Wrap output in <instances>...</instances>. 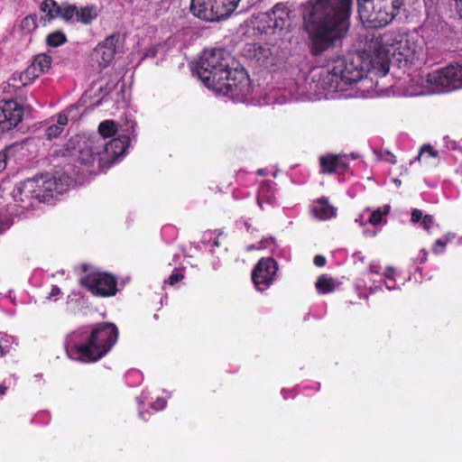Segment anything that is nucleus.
<instances>
[{"label":"nucleus","instance_id":"obj_17","mask_svg":"<svg viewBox=\"0 0 462 462\" xmlns=\"http://www.w3.org/2000/svg\"><path fill=\"white\" fill-rule=\"evenodd\" d=\"M116 41L115 36L107 37L94 49L91 54L92 60L100 67H106L114 59Z\"/></svg>","mask_w":462,"mask_h":462},{"label":"nucleus","instance_id":"obj_28","mask_svg":"<svg viewBox=\"0 0 462 462\" xmlns=\"http://www.w3.org/2000/svg\"><path fill=\"white\" fill-rule=\"evenodd\" d=\"M390 211V206L384 205L374 210L369 217V223L375 226L383 222V217L388 215Z\"/></svg>","mask_w":462,"mask_h":462},{"label":"nucleus","instance_id":"obj_12","mask_svg":"<svg viewBox=\"0 0 462 462\" xmlns=\"http://www.w3.org/2000/svg\"><path fill=\"white\" fill-rule=\"evenodd\" d=\"M62 21L68 24L90 25L99 15V9L95 5H77L63 2Z\"/></svg>","mask_w":462,"mask_h":462},{"label":"nucleus","instance_id":"obj_8","mask_svg":"<svg viewBox=\"0 0 462 462\" xmlns=\"http://www.w3.org/2000/svg\"><path fill=\"white\" fill-rule=\"evenodd\" d=\"M240 0H192L190 10L201 20L217 22L228 17Z\"/></svg>","mask_w":462,"mask_h":462},{"label":"nucleus","instance_id":"obj_30","mask_svg":"<svg viewBox=\"0 0 462 462\" xmlns=\"http://www.w3.org/2000/svg\"><path fill=\"white\" fill-rule=\"evenodd\" d=\"M66 41V35L60 31L53 32L47 36V43L51 47L60 46L65 43Z\"/></svg>","mask_w":462,"mask_h":462},{"label":"nucleus","instance_id":"obj_25","mask_svg":"<svg viewBox=\"0 0 462 462\" xmlns=\"http://www.w3.org/2000/svg\"><path fill=\"white\" fill-rule=\"evenodd\" d=\"M51 58L47 54L37 55L31 63V65L34 67L40 75L47 72L51 68Z\"/></svg>","mask_w":462,"mask_h":462},{"label":"nucleus","instance_id":"obj_18","mask_svg":"<svg viewBox=\"0 0 462 462\" xmlns=\"http://www.w3.org/2000/svg\"><path fill=\"white\" fill-rule=\"evenodd\" d=\"M127 146V138H115L110 141L105 140V149L103 161L106 165L114 163L119 157H121Z\"/></svg>","mask_w":462,"mask_h":462},{"label":"nucleus","instance_id":"obj_20","mask_svg":"<svg viewBox=\"0 0 462 462\" xmlns=\"http://www.w3.org/2000/svg\"><path fill=\"white\" fill-rule=\"evenodd\" d=\"M39 76V72L30 64L23 72L14 73L9 79V85L19 88L31 84Z\"/></svg>","mask_w":462,"mask_h":462},{"label":"nucleus","instance_id":"obj_34","mask_svg":"<svg viewBox=\"0 0 462 462\" xmlns=\"http://www.w3.org/2000/svg\"><path fill=\"white\" fill-rule=\"evenodd\" d=\"M448 240V239H446V240L438 239L433 245V247H432L433 253L436 254H442L445 251V246H446Z\"/></svg>","mask_w":462,"mask_h":462},{"label":"nucleus","instance_id":"obj_33","mask_svg":"<svg viewBox=\"0 0 462 462\" xmlns=\"http://www.w3.org/2000/svg\"><path fill=\"white\" fill-rule=\"evenodd\" d=\"M425 155L436 158V157H438V152L435 151L430 145H424L421 147L417 159L420 160L422 156H425Z\"/></svg>","mask_w":462,"mask_h":462},{"label":"nucleus","instance_id":"obj_47","mask_svg":"<svg viewBox=\"0 0 462 462\" xmlns=\"http://www.w3.org/2000/svg\"><path fill=\"white\" fill-rule=\"evenodd\" d=\"M6 387L0 384V395H4L5 393Z\"/></svg>","mask_w":462,"mask_h":462},{"label":"nucleus","instance_id":"obj_2","mask_svg":"<svg viewBox=\"0 0 462 462\" xmlns=\"http://www.w3.org/2000/svg\"><path fill=\"white\" fill-rule=\"evenodd\" d=\"M353 0H317L303 16V30L315 55L331 48L349 27Z\"/></svg>","mask_w":462,"mask_h":462},{"label":"nucleus","instance_id":"obj_24","mask_svg":"<svg viewBox=\"0 0 462 462\" xmlns=\"http://www.w3.org/2000/svg\"><path fill=\"white\" fill-rule=\"evenodd\" d=\"M68 124V117L65 114H60L57 124L48 126L46 129V136L48 139L58 137L63 131V127Z\"/></svg>","mask_w":462,"mask_h":462},{"label":"nucleus","instance_id":"obj_27","mask_svg":"<svg viewBox=\"0 0 462 462\" xmlns=\"http://www.w3.org/2000/svg\"><path fill=\"white\" fill-rule=\"evenodd\" d=\"M47 182H52L53 184L50 190V193L51 194V199L65 192L69 187V184L67 182L62 181L61 179H56L49 176H47Z\"/></svg>","mask_w":462,"mask_h":462},{"label":"nucleus","instance_id":"obj_26","mask_svg":"<svg viewBox=\"0 0 462 462\" xmlns=\"http://www.w3.org/2000/svg\"><path fill=\"white\" fill-rule=\"evenodd\" d=\"M117 132V126L113 120H105L98 125V136L103 137L105 140L114 136Z\"/></svg>","mask_w":462,"mask_h":462},{"label":"nucleus","instance_id":"obj_32","mask_svg":"<svg viewBox=\"0 0 462 462\" xmlns=\"http://www.w3.org/2000/svg\"><path fill=\"white\" fill-rule=\"evenodd\" d=\"M21 28L26 32H31L37 28L36 18L33 16H27L21 22Z\"/></svg>","mask_w":462,"mask_h":462},{"label":"nucleus","instance_id":"obj_19","mask_svg":"<svg viewBox=\"0 0 462 462\" xmlns=\"http://www.w3.org/2000/svg\"><path fill=\"white\" fill-rule=\"evenodd\" d=\"M321 171L324 173H333L347 167L345 156L327 154L319 158Z\"/></svg>","mask_w":462,"mask_h":462},{"label":"nucleus","instance_id":"obj_44","mask_svg":"<svg viewBox=\"0 0 462 462\" xmlns=\"http://www.w3.org/2000/svg\"><path fill=\"white\" fill-rule=\"evenodd\" d=\"M9 227L8 222L0 221V233Z\"/></svg>","mask_w":462,"mask_h":462},{"label":"nucleus","instance_id":"obj_15","mask_svg":"<svg viewBox=\"0 0 462 462\" xmlns=\"http://www.w3.org/2000/svg\"><path fill=\"white\" fill-rule=\"evenodd\" d=\"M23 118L22 106L14 100L0 101V130L9 131L15 127Z\"/></svg>","mask_w":462,"mask_h":462},{"label":"nucleus","instance_id":"obj_35","mask_svg":"<svg viewBox=\"0 0 462 462\" xmlns=\"http://www.w3.org/2000/svg\"><path fill=\"white\" fill-rule=\"evenodd\" d=\"M423 227L425 230L429 231L430 228L431 226H433L434 225V218L432 216L430 215H425L423 217H422V222H421Z\"/></svg>","mask_w":462,"mask_h":462},{"label":"nucleus","instance_id":"obj_36","mask_svg":"<svg viewBox=\"0 0 462 462\" xmlns=\"http://www.w3.org/2000/svg\"><path fill=\"white\" fill-rule=\"evenodd\" d=\"M8 150L0 152V173L6 168L8 160Z\"/></svg>","mask_w":462,"mask_h":462},{"label":"nucleus","instance_id":"obj_6","mask_svg":"<svg viewBox=\"0 0 462 462\" xmlns=\"http://www.w3.org/2000/svg\"><path fill=\"white\" fill-rule=\"evenodd\" d=\"M390 81L387 76V81H376V91L384 95H404L409 97L430 95L440 93L439 82L433 81V71L424 74L420 71H415L409 74L402 81H398L389 88L387 83Z\"/></svg>","mask_w":462,"mask_h":462},{"label":"nucleus","instance_id":"obj_50","mask_svg":"<svg viewBox=\"0 0 462 462\" xmlns=\"http://www.w3.org/2000/svg\"><path fill=\"white\" fill-rule=\"evenodd\" d=\"M258 205H259L261 208H263V206H262V201H261V199H260V198H258Z\"/></svg>","mask_w":462,"mask_h":462},{"label":"nucleus","instance_id":"obj_5","mask_svg":"<svg viewBox=\"0 0 462 462\" xmlns=\"http://www.w3.org/2000/svg\"><path fill=\"white\" fill-rule=\"evenodd\" d=\"M117 337V328L112 323L100 324L95 328L86 343H79L77 340V334L73 333L67 339V355L70 359L77 361H97L116 344Z\"/></svg>","mask_w":462,"mask_h":462},{"label":"nucleus","instance_id":"obj_29","mask_svg":"<svg viewBox=\"0 0 462 462\" xmlns=\"http://www.w3.org/2000/svg\"><path fill=\"white\" fill-rule=\"evenodd\" d=\"M13 345H17L16 339L14 337L0 333V357L5 356Z\"/></svg>","mask_w":462,"mask_h":462},{"label":"nucleus","instance_id":"obj_7","mask_svg":"<svg viewBox=\"0 0 462 462\" xmlns=\"http://www.w3.org/2000/svg\"><path fill=\"white\" fill-rule=\"evenodd\" d=\"M358 14L362 23L369 28H381L392 22L401 0H357Z\"/></svg>","mask_w":462,"mask_h":462},{"label":"nucleus","instance_id":"obj_14","mask_svg":"<svg viewBox=\"0 0 462 462\" xmlns=\"http://www.w3.org/2000/svg\"><path fill=\"white\" fill-rule=\"evenodd\" d=\"M277 264L272 258H262L252 273V280L258 291L266 290L273 281Z\"/></svg>","mask_w":462,"mask_h":462},{"label":"nucleus","instance_id":"obj_40","mask_svg":"<svg viewBox=\"0 0 462 462\" xmlns=\"http://www.w3.org/2000/svg\"><path fill=\"white\" fill-rule=\"evenodd\" d=\"M314 263L316 266L322 267L326 264V258L322 255H316L314 257Z\"/></svg>","mask_w":462,"mask_h":462},{"label":"nucleus","instance_id":"obj_43","mask_svg":"<svg viewBox=\"0 0 462 462\" xmlns=\"http://www.w3.org/2000/svg\"><path fill=\"white\" fill-rule=\"evenodd\" d=\"M369 270L371 273H378L379 270H380V266L375 263H372L369 266Z\"/></svg>","mask_w":462,"mask_h":462},{"label":"nucleus","instance_id":"obj_49","mask_svg":"<svg viewBox=\"0 0 462 462\" xmlns=\"http://www.w3.org/2000/svg\"><path fill=\"white\" fill-rule=\"evenodd\" d=\"M394 182L397 184V185H400L401 184V180H394Z\"/></svg>","mask_w":462,"mask_h":462},{"label":"nucleus","instance_id":"obj_45","mask_svg":"<svg viewBox=\"0 0 462 462\" xmlns=\"http://www.w3.org/2000/svg\"><path fill=\"white\" fill-rule=\"evenodd\" d=\"M420 253L422 255L421 262H425L427 260L428 252L423 249L420 251Z\"/></svg>","mask_w":462,"mask_h":462},{"label":"nucleus","instance_id":"obj_3","mask_svg":"<svg viewBox=\"0 0 462 462\" xmlns=\"http://www.w3.org/2000/svg\"><path fill=\"white\" fill-rule=\"evenodd\" d=\"M370 64L376 66L379 75L387 79L390 60L393 57L403 67L420 61L423 55V45L415 33H399L374 36L368 41Z\"/></svg>","mask_w":462,"mask_h":462},{"label":"nucleus","instance_id":"obj_10","mask_svg":"<svg viewBox=\"0 0 462 462\" xmlns=\"http://www.w3.org/2000/svg\"><path fill=\"white\" fill-rule=\"evenodd\" d=\"M79 138L78 160L86 165H93L98 162L100 167L106 166L103 161L105 139L97 134Z\"/></svg>","mask_w":462,"mask_h":462},{"label":"nucleus","instance_id":"obj_11","mask_svg":"<svg viewBox=\"0 0 462 462\" xmlns=\"http://www.w3.org/2000/svg\"><path fill=\"white\" fill-rule=\"evenodd\" d=\"M80 284L93 295L109 297L116 293V280L107 273L93 271L80 278Z\"/></svg>","mask_w":462,"mask_h":462},{"label":"nucleus","instance_id":"obj_42","mask_svg":"<svg viewBox=\"0 0 462 462\" xmlns=\"http://www.w3.org/2000/svg\"><path fill=\"white\" fill-rule=\"evenodd\" d=\"M60 292V289L58 286H52L49 298L58 296Z\"/></svg>","mask_w":462,"mask_h":462},{"label":"nucleus","instance_id":"obj_21","mask_svg":"<svg viewBox=\"0 0 462 462\" xmlns=\"http://www.w3.org/2000/svg\"><path fill=\"white\" fill-rule=\"evenodd\" d=\"M311 212L315 217L327 220L336 216L337 208L330 205L327 199L321 198L313 203Z\"/></svg>","mask_w":462,"mask_h":462},{"label":"nucleus","instance_id":"obj_4","mask_svg":"<svg viewBox=\"0 0 462 462\" xmlns=\"http://www.w3.org/2000/svg\"><path fill=\"white\" fill-rule=\"evenodd\" d=\"M368 52L367 41L365 49L352 60L337 58L331 61L328 68L323 70L328 87L342 90L345 84H351L363 79L365 73H369L371 79H375V82L377 80L379 82L387 81V79L379 75L376 66L370 64Z\"/></svg>","mask_w":462,"mask_h":462},{"label":"nucleus","instance_id":"obj_38","mask_svg":"<svg viewBox=\"0 0 462 462\" xmlns=\"http://www.w3.org/2000/svg\"><path fill=\"white\" fill-rule=\"evenodd\" d=\"M424 216H422V212L421 210L420 209H414L412 212H411V220L413 222V223H417L419 222L420 219L422 220V217Z\"/></svg>","mask_w":462,"mask_h":462},{"label":"nucleus","instance_id":"obj_16","mask_svg":"<svg viewBox=\"0 0 462 462\" xmlns=\"http://www.w3.org/2000/svg\"><path fill=\"white\" fill-rule=\"evenodd\" d=\"M259 19L266 23V26L263 27L265 32L268 29H282L289 23V10L283 4H277L271 11L262 14Z\"/></svg>","mask_w":462,"mask_h":462},{"label":"nucleus","instance_id":"obj_23","mask_svg":"<svg viewBox=\"0 0 462 462\" xmlns=\"http://www.w3.org/2000/svg\"><path fill=\"white\" fill-rule=\"evenodd\" d=\"M340 283L328 275H321L316 282L317 291L322 294L332 292L338 289Z\"/></svg>","mask_w":462,"mask_h":462},{"label":"nucleus","instance_id":"obj_13","mask_svg":"<svg viewBox=\"0 0 462 462\" xmlns=\"http://www.w3.org/2000/svg\"><path fill=\"white\" fill-rule=\"evenodd\" d=\"M433 81L439 82V92H449L462 88V64H451L433 70Z\"/></svg>","mask_w":462,"mask_h":462},{"label":"nucleus","instance_id":"obj_51","mask_svg":"<svg viewBox=\"0 0 462 462\" xmlns=\"http://www.w3.org/2000/svg\"><path fill=\"white\" fill-rule=\"evenodd\" d=\"M355 256H356V257H358V259H359L360 261H363V257H362V256H360L359 254H356Z\"/></svg>","mask_w":462,"mask_h":462},{"label":"nucleus","instance_id":"obj_37","mask_svg":"<svg viewBox=\"0 0 462 462\" xmlns=\"http://www.w3.org/2000/svg\"><path fill=\"white\" fill-rule=\"evenodd\" d=\"M183 279V274L178 272H174L170 277H169V283L171 285H174L178 282L181 281Z\"/></svg>","mask_w":462,"mask_h":462},{"label":"nucleus","instance_id":"obj_39","mask_svg":"<svg viewBox=\"0 0 462 462\" xmlns=\"http://www.w3.org/2000/svg\"><path fill=\"white\" fill-rule=\"evenodd\" d=\"M166 405V401L163 398H158L152 404V408L155 411L162 410Z\"/></svg>","mask_w":462,"mask_h":462},{"label":"nucleus","instance_id":"obj_52","mask_svg":"<svg viewBox=\"0 0 462 462\" xmlns=\"http://www.w3.org/2000/svg\"><path fill=\"white\" fill-rule=\"evenodd\" d=\"M214 244H215V245H216V246H217V245H218L217 241H215V243H214Z\"/></svg>","mask_w":462,"mask_h":462},{"label":"nucleus","instance_id":"obj_46","mask_svg":"<svg viewBox=\"0 0 462 462\" xmlns=\"http://www.w3.org/2000/svg\"><path fill=\"white\" fill-rule=\"evenodd\" d=\"M389 155H390V158H389V159H387V160H388V162H391V163H393V164L396 163V158H395V156H394V155H393V154H389Z\"/></svg>","mask_w":462,"mask_h":462},{"label":"nucleus","instance_id":"obj_31","mask_svg":"<svg viewBox=\"0 0 462 462\" xmlns=\"http://www.w3.org/2000/svg\"><path fill=\"white\" fill-rule=\"evenodd\" d=\"M384 283L388 290H394L397 287L394 284V269L393 267H387L384 273Z\"/></svg>","mask_w":462,"mask_h":462},{"label":"nucleus","instance_id":"obj_9","mask_svg":"<svg viewBox=\"0 0 462 462\" xmlns=\"http://www.w3.org/2000/svg\"><path fill=\"white\" fill-rule=\"evenodd\" d=\"M52 185V182H47V176L32 178L18 184L13 191V197L17 202H26L32 199L49 202L51 199L50 190Z\"/></svg>","mask_w":462,"mask_h":462},{"label":"nucleus","instance_id":"obj_22","mask_svg":"<svg viewBox=\"0 0 462 462\" xmlns=\"http://www.w3.org/2000/svg\"><path fill=\"white\" fill-rule=\"evenodd\" d=\"M41 11L46 14L49 20L60 18L62 20L63 3L59 5L54 0H45L41 5Z\"/></svg>","mask_w":462,"mask_h":462},{"label":"nucleus","instance_id":"obj_1","mask_svg":"<svg viewBox=\"0 0 462 462\" xmlns=\"http://www.w3.org/2000/svg\"><path fill=\"white\" fill-rule=\"evenodd\" d=\"M195 72L208 88L234 100L244 101L252 91L245 70L223 49L205 50Z\"/></svg>","mask_w":462,"mask_h":462},{"label":"nucleus","instance_id":"obj_48","mask_svg":"<svg viewBox=\"0 0 462 462\" xmlns=\"http://www.w3.org/2000/svg\"><path fill=\"white\" fill-rule=\"evenodd\" d=\"M356 223H359V225H360V226H363V225H364V223H363V221H362V217L356 218Z\"/></svg>","mask_w":462,"mask_h":462},{"label":"nucleus","instance_id":"obj_41","mask_svg":"<svg viewBox=\"0 0 462 462\" xmlns=\"http://www.w3.org/2000/svg\"><path fill=\"white\" fill-rule=\"evenodd\" d=\"M455 6L457 14L462 18V0H455Z\"/></svg>","mask_w":462,"mask_h":462}]
</instances>
